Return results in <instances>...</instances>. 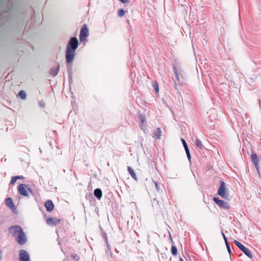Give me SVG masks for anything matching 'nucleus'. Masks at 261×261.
Wrapping results in <instances>:
<instances>
[{"mask_svg":"<svg viewBox=\"0 0 261 261\" xmlns=\"http://www.w3.org/2000/svg\"><path fill=\"white\" fill-rule=\"evenodd\" d=\"M79 46V41L75 37H71L67 45L65 58L67 63H71L75 57V51Z\"/></svg>","mask_w":261,"mask_h":261,"instance_id":"f257e3e1","label":"nucleus"},{"mask_svg":"<svg viewBox=\"0 0 261 261\" xmlns=\"http://www.w3.org/2000/svg\"><path fill=\"white\" fill-rule=\"evenodd\" d=\"M9 230L15 238L16 241L20 245L26 243L27 239L22 228L20 226H12L9 228Z\"/></svg>","mask_w":261,"mask_h":261,"instance_id":"f03ea898","label":"nucleus"},{"mask_svg":"<svg viewBox=\"0 0 261 261\" xmlns=\"http://www.w3.org/2000/svg\"><path fill=\"white\" fill-rule=\"evenodd\" d=\"M218 194L222 198L228 200L229 195L225 187V183L223 181H220V186L218 190Z\"/></svg>","mask_w":261,"mask_h":261,"instance_id":"7ed1b4c3","label":"nucleus"},{"mask_svg":"<svg viewBox=\"0 0 261 261\" xmlns=\"http://www.w3.org/2000/svg\"><path fill=\"white\" fill-rule=\"evenodd\" d=\"M234 244L236 245L249 258H252L253 255L250 252V251L246 248L245 246H244L243 244H242L240 242L237 240H234Z\"/></svg>","mask_w":261,"mask_h":261,"instance_id":"20e7f679","label":"nucleus"},{"mask_svg":"<svg viewBox=\"0 0 261 261\" xmlns=\"http://www.w3.org/2000/svg\"><path fill=\"white\" fill-rule=\"evenodd\" d=\"M27 188L28 185L21 184L18 187L17 190L20 195L29 197V195L27 192Z\"/></svg>","mask_w":261,"mask_h":261,"instance_id":"39448f33","label":"nucleus"},{"mask_svg":"<svg viewBox=\"0 0 261 261\" xmlns=\"http://www.w3.org/2000/svg\"><path fill=\"white\" fill-rule=\"evenodd\" d=\"M213 200L220 207L225 210L229 208V204L224 200L219 199L218 197H214Z\"/></svg>","mask_w":261,"mask_h":261,"instance_id":"423d86ee","label":"nucleus"},{"mask_svg":"<svg viewBox=\"0 0 261 261\" xmlns=\"http://www.w3.org/2000/svg\"><path fill=\"white\" fill-rule=\"evenodd\" d=\"M19 261H30V256L28 252L23 249L19 251Z\"/></svg>","mask_w":261,"mask_h":261,"instance_id":"0eeeda50","label":"nucleus"},{"mask_svg":"<svg viewBox=\"0 0 261 261\" xmlns=\"http://www.w3.org/2000/svg\"><path fill=\"white\" fill-rule=\"evenodd\" d=\"M89 35V30L86 25L85 24L81 30L80 34V40L81 41L84 40V38L88 37Z\"/></svg>","mask_w":261,"mask_h":261,"instance_id":"6e6552de","label":"nucleus"},{"mask_svg":"<svg viewBox=\"0 0 261 261\" xmlns=\"http://www.w3.org/2000/svg\"><path fill=\"white\" fill-rule=\"evenodd\" d=\"M61 221V220L60 219H57L56 218H48L46 220V223L48 225L57 226L60 223Z\"/></svg>","mask_w":261,"mask_h":261,"instance_id":"1a4fd4ad","label":"nucleus"},{"mask_svg":"<svg viewBox=\"0 0 261 261\" xmlns=\"http://www.w3.org/2000/svg\"><path fill=\"white\" fill-rule=\"evenodd\" d=\"M251 158L252 162L254 163L255 168L259 174V160L257 155L255 153H253L251 155Z\"/></svg>","mask_w":261,"mask_h":261,"instance_id":"9d476101","label":"nucleus"},{"mask_svg":"<svg viewBox=\"0 0 261 261\" xmlns=\"http://www.w3.org/2000/svg\"><path fill=\"white\" fill-rule=\"evenodd\" d=\"M46 211L48 212H51L54 208V204L50 200H47L44 204Z\"/></svg>","mask_w":261,"mask_h":261,"instance_id":"9b49d317","label":"nucleus"},{"mask_svg":"<svg viewBox=\"0 0 261 261\" xmlns=\"http://www.w3.org/2000/svg\"><path fill=\"white\" fill-rule=\"evenodd\" d=\"M6 203L8 206H9L11 210H14L16 209V207L14 204V202L11 198L8 197L6 199Z\"/></svg>","mask_w":261,"mask_h":261,"instance_id":"f8f14e48","label":"nucleus"},{"mask_svg":"<svg viewBox=\"0 0 261 261\" xmlns=\"http://www.w3.org/2000/svg\"><path fill=\"white\" fill-rule=\"evenodd\" d=\"M94 195L97 199L100 200L102 195V190L100 188H97L94 191Z\"/></svg>","mask_w":261,"mask_h":261,"instance_id":"ddd939ff","label":"nucleus"},{"mask_svg":"<svg viewBox=\"0 0 261 261\" xmlns=\"http://www.w3.org/2000/svg\"><path fill=\"white\" fill-rule=\"evenodd\" d=\"M161 133H162V131H161V128L160 127H158L153 133V137H154L155 139L159 140L161 138Z\"/></svg>","mask_w":261,"mask_h":261,"instance_id":"4468645a","label":"nucleus"},{"mask_svg":"<svg viewBox=\"0 0 261 261\" xmlns=\"http://www.w3.org/2000/svg\"><path fill=\"white\" fill-rule=\"evenodd\" d=\"M59 70H60V66L58 65L57 66H56L55 67L51 68L50 70V73L53 76H55L58 74V73L59 71Z\"/></svg>","mask_w":261,"mask_h":261,"instance_id":"2eb2a0df","label":"nucleus"},{"mask_svg":"<svg viewBox=\"0 0 261 261\" xmlns=\"http://www.w3.org/2000/svg\"><path fill=\"white\" fill-rule=\"evenodd\" d=\"M127 170L130 174L131 176L133 178H134L135 180H137V177L136 175V173L132 168L130 166L127 167Z\"/></svg>","mask_w":261,"mask_h":261,"instance_id":"dca6fc26","label":"nucleus"},{"mask_svg":"<svg viewBox=\"0 0 261 261\" xmlns=\"http://www.w3.org/2000/svg\"><path fill=\"white\" fill-rule=\"evenodd\" d=\"M18 96L22 100H25L27 98V94L23 90L20 91V92L18 93Z\"/></svg>","mask_w":261,"mask_h":261,"instance_id":"f3484780","label":"nucleus"},{"mask_svg":"<svg viewBox=\"0 0 261 261\" xmlns=\"http://www.w3.org/2000/svg\"><path fill=\"white\" fill-rule=\"evenodd\" d=\"M173 72L175 75V79L177 82H179V73L177 72V69H176V67L175 66H173Z\"/></svg>","mask_w":261,"mask_h":261,"instance_id":"a211bd4d","label":"nucleus"},{"mask_svg":"<svg viewBox=\"0 0 261 261\" xmlns=\"http://www.w3.org/2000/svg\"><path fill=\"white\" fill-rule=\"evenodd\" d=\"M195 144H196V146L201 149L203 147V144L201 142V141L198 139V138H197L195 140Z\"/></svg>","mask_w":261,"mask_h":261,"instance_id":"6ab92c4d","label":"nucleus"},{"mask_svg":"<svg viewBox=\"0 0 261 261\" xmlns=\"http://www.w3.org/2000/svg\"><path fill=\"white\" fill-rule=\"evenodd\" d=\"M171 253L172 255L174 256L176 255L177 254V247L174 245H172L171 247Z\"/></svg>","mask_w":261,"mask_h":261,"instance_id":"aec40b11","label":"nucleus"},{"mask_svg":"<svg viewBox=\"0 0 261 261\" xmlns=\"http://www.w3.org/2000/svg\"><path fill=\"white\" fill-rule=\"evenodd\" d=\"M181 142H182V144H183V146H184V148H185V149L186 152V151H189V147H188V145H187V143H186V142L185 140V139H182V138H181Z\"/></svg>","mask_w":261,"mask_h":261,"instance_id":"412c9836","label":"nucleus"},{"mask_svg":"<svg viewBox=\"0 0 261 261\" xmlns=\"http://www.w3.org/2000/svg\"><path fill=\"white\" fill-rule=\"evenodd\" d=\"M225 243L226 246V248H227L228 252H229V253H230L231 249H230L229 244V242H228L227 239H225Z\"/></svg>","mask_w":261,"mask_h":261,"instance_id":"4be33fe9","label":"nucleus"},{"mask_svg":"<svg viewBox=\"0 0 261 261\" xmlns=\"http://www.w3.org/2000/svg\"><path fill=\"white\" fill-rule=\"evenodd\" d=\"M139 120L142 122L144 123L145 121V115L142 114H140L139 116Z\"/></svg>","mask_w":261,"mask_h":261,"instance_id":"5701e85b","label":"nucleus"},{"mask_svg":"<svg viewBox=\"0 0 261 261\" xmlns=\"http://www.w3.org/2000/svg\"><path fill=\"white\" fill-rule=\"evenodd\" d=\"M153 88H154L155 91L156 93H158L159 91V86H158L157 82H155V83L153 84Z\"/></svg>","mask_w":261,"mask_h":261,"instance_id":"b1692460","label":"nucleus"},{"mask_svg":"<svg viewBox=\"0 0 261 261\" xmlns=\"http://www.w3.org/2000/svg\"><path fill=\"white\" fill-rule=\"evenodd\" d=\"M153 181L154 184L155 185V189H156V191L158 192H159L160 190V186L159 185L158 182L157 181H154L153 180Z\"/></svg>","mask_w":261,"mask_h":261,"instance_id":"393cba45","label":"nucleus"},{"mask_svg":"<svg viewBox=\"0 0 261 261\" xmlns=\"http://www.w3.org/2000/svg\"><path fill=\"white\" fill-rule=\"evenodd\" d=\"M124 13L125 11L123 9H121L118 11V15L119 17H122L124 15Z\"/></svg>","mask_w":261,"mask_h":261,"instance_id":"a878e982","label":"nucleus"},{"mask_svg":"<svg viewBox=\"0 0 261 261\" xmlns=\"http://www.w3.org/2000/svg\"><path fill=\"white\" fill-rule=\"evenodd\" d=\"M71 257L73 259H75V261H77L79 259L78 256L75 253L71 254Z\"/></svg>","mask_w":261,"mask_h":261,"instance_id":"bb28decb","label":"nucleus"},{"mask_svg":"<svg viewBox=\"0 0 261 261\" xmlns=\"http://www.w3.org/2000/svg\"><path fill=\"white\" fill-rule=\"evenodd\" d=\"M17 179V177H16V176H13L11 180L10 184L12 185H13L16 182V180Z\"/></svg>","mask_w":261,"mask_h":261,"instance_id":"cd10ccee","label":"nucleus"},{"mask_svg":"<svg viewBox=\"0 0 261 261\" xmlns=\"http://www.w3.org/2000/svg\"><path fill=\"white\" fill-rule=\"evenodd\" d=\"M27 192H28V193H29L31 195H34V192H33L32 189L31 188H30L28 185V188H27Z\"/></svg>","mask_w":261,"mask_h":261,"instance_id":"c85d7f7f","label":"nucleus"},{"mask_svg":"<svg viewBox=\"0 0 261 261\" xmlns=\"http://www.w3.org/2000/svg\"><path fill=\"white\" fill-rule=\"evenodd\" d=\"M39 105L41 108H44L45 107V103H44L43 101H40L39 102Z\"/></svg>","mask_w":261,"mask_h":261,"instance_id":"c756f323","label":"nucleus"},{"mask_svg":"<svg viewBox=\"0 0 261 261\" xmlns=\"http://www.w3.org/2000/svg\"><path fill=\"white\" fill-rule=\"evenodd\" d=\"M186 154L187 155V157H188V159L189 161H190L191 157V154H190V150L188 151H186Z\"/></svg>","mask_w":261,"mask_h":261,"instance_id":"7c9ffc66","label":"nucleus"},{"mask_svg":"<svg viewBox=\"0 0 261 261\" xmlns=\"http://www.w3.org/2000/svg\"><path fill=\"white\" fill-rule=\"evenodd\" d=\"M105 240L107 243V245L108 246V247L109 248V245L108 244V237L107 236L106 234H105Z\"/></svg>","mask_w":261,"mask_h":261,"instance_id":"2f4dec72","label":"nucleus"},{"mask_svg":"<svg viewBox=\"0 0 261 261\" xmlns=\"http://www.w3.org/2000/svg\"><path fill=\"white\" fill-rule=\"evenodd\" d=\"M16 177H17V179H23L24 177L23 176H16Z\"/></svg>","mask_w":261,"mask_h":261,"instance_id":"473e14b6","label":"nucleus"},{"mask_svg":"<svg viewBox=\"0 0 261 261\" xmlns=\"http://www.w3.org/2000/svg\"><path fill=\"white\" fill-rule=\"evenodd\" d=\"M174 88L176 90H177L178 92L177 89V85L175 81H174Z\"/></svg>","mask_w":261,"mask_h":261,"instance_id":"72a5a7b5","label":"nucleus"},{"mask_svg":"<svg viewBox=\"0 0 261 261\" xmlns=\"http://www.w3.org/2000/svg\"><path fill=\"white\" fill-rule=\"evenodd\" d=\"M221 234L223 236V239L224 240V241L225 242V239H227V238L226 237L225 235L224 234V232H223V231L221 232Z\"/></svg>","mask_w":261,"mask_h":261,"instance_id":"f704fd0d","label":"nucleus"},{"mask_svg":"<svg viewBox=\"0 0 261 261\" xmlns=\"http://www.w3.org/2000/svg\"><path fill=\"white\" fill-rule=\"evenodd\" d=\"M119 1L124 4H125L128 2V0H119Z\"/></svg>","mask_w":261,"mask_h":261,"instance_id":"c9c22d12","label":"nucleus"},{"mask_svg":"<svg viewBox=\"0 0 261 261\" xmlns=\"http://www.w3.org/2000/svg\"><path fill=\"white\" fill-rule=\"evenodd\" d=\"M179 261H184V259L181 257H180Z\"/></svg>","mask_w":261,"mask_h":261,"instance_id":"e433bc0d","label":"nucleus"},{"mask_svg":"<svg viewBox=\"0 0 261 261\" xmlns=\"http://www.w3.org/2000/svg\"><path fill=\"white\" fill-rule=\"evenodd\" d=\"M89 197H92V195L91 194H89Z\"/></svg>","mask_w":261,"mask_h":261,"instance_id":"4c0bfd02","label":"nucleus"},{"mask_svg":"<svg viewBox=\"0 0 261 261\" xmlns=\"http://www.w3.org/2000/svg\"><path fill=\"white\" fill-rule=\"evenodd\" d=\"M153 201H156V199H153Z\"/></svg>","mask_w":261,"mask_h":261,"instance_id":"58836bf2","label":"nucleus"},{"mask_svg":"<svg viewBox=\"0 0 261 261\" xmlns=\"http://www.w3.org/2000/svg\"><path fill=\"white\" fill-rule=\"evenodd\" d=\"M64 261H68V260H64Z\"/></svg>","mask_w":261,"mask_h":261,"instance_id":"ea45409f","label":"nucleus"}]
</instances>
